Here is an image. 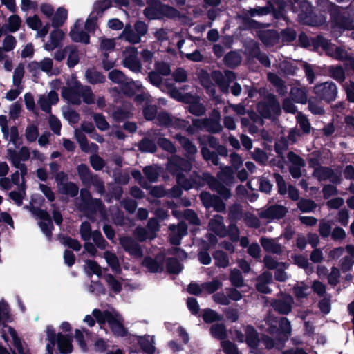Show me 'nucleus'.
Returning a JSON list of instances; mask_svg holds the SVG:
<instances>
[{
    "label": "nucleus",
    "instance_id": "obj_25",
    "mask_svg": "<svg viewBox=\"0 0 354 354\" xmlns=\"http://www.w3.org/2000/svg\"><path fill=\"white\" fill-rule=\"evenodd\" d=\"M119 39H124L131 44H139L141 38L136 33L130 24L125 25L122 33L118 37Z\"/></svg>",
    "mask_w": 354,
    "mask_h": 354
},
{
    "label": "nucleus",
    "instance_id": "obj_9",
    "mask_svg": "<svg viewBox=\"0 0 354 354\" xmlns=\"http://www.w3.org/2000/svg\"><path fill=\"white\" fill-rule=\"evenodd\" d=\"M257 111L262 117L268 118L278 115L281 111V107L275 96L268 94L264 100L258 104Z\"/></svg>",
    "mask_w": 354,
    "mask_h": 354
},
{
    "label": "nucleus",
    "instance_id": "obj_1",
    "mask_svg": "<svg viewBox=\"0 0 354 354\" xmlns=\"http://www.w3.org/2000/svg\"><path fill=\"white\" fill-rule=\"evenodd\" d=\"M192 167L189 161L177 156H171L167 163V169L176 176L178 185L185 190L194 187L198 188L203 185V180H205L210 189L216 192L223 198L227 200L231 197V192L228 187L232 185L235 181L234 171L231 167L221 165L216 177L209 173H204L202 178L196 172H193L188 178L187 175Z\"/></svg>",
    "mask_w": 354,
    "mask_h": 354
},
{
    "label": "nucleus",
    "instance_id": "obj_26",
    "mask_svg": "<svg viewBox=\"0 0 354 354\" xmlns=\"http://www.w3.org/2000/svg\"><path fill=\"white\" fill-rule=\"evenodd\" d=\"M260 243L265 251L279 254L282 252L281 245L273 239L261 237Z\"/></svg>",
    "mask_w": 354,
    "mask_h": 354
},
{
    "label": "nucleus",
    "instance_id": "obj_7",
    "mask_svg": "<svg viewBox=\"0 0 354 354\" xmlns=\"http://www.w3.org/2000/svg\"><path fill=\"white\" fill-rule=\"evenodd\" d=\"M78 176L82 184L86 187L93 185L95 190L101 195L105 193L103 180L97 174H93L86 164H80L77 167Z\"/></svg>",
    "mask_w": 354,
    "mask_h": 354
},
{
    "label": "nucleus",
    "instance_id": "obj_2",
    "mask_svg": "<svg viewBox=\"0 0 354 354\" xmlns=\"http://www.w3.org/2000/svg\"><path fill=\"white\" fill-rule=\"evenodd\" d=\"M236 79L235 74L230 71L226 70L224 74L220 71H214L210 74L202 71L200 75V81L202 86L207 89V91L211 95H214L215 84L219 87L220 90L225 93H228L230 84Z\"/></svg>",
    "mask_w": 354,
    "mask_h": 354
},
{
    "label": "nucleus",
    "instance_id": "obj_12",
    "mask_svg": "<svg viewBox=\"0 0 354 354\" xmlns=\"http://www.w3.org/2000/svg\"><path fill=\"white\" fill-rule=\"evenodd\" d=\"M313 175L319 181L329 180L334 184L339 183L341 181L340 173L328 167L317 166L314 169Z\"/></svg>",
    "mask_w": 354,
    "mask_h": 354
},
{
    "label": "nucleus",
    "instance_id": "obj_28",
    "mask_svg": "<svg viewBox=\"0 0 354 354\" xmlns=\"http://www.w3.org/2000/svg\"><path fill=\"white\" fill-rule=\"evenodd\" d=\"M51 25L55 28L62 26L68 18V10L64 7H59L51 17Z\"/></svg>",
    "mask_w": 354,
    "mask_h": 354
},
{
    "label": "nucleus",
    "instance_id": "obj_50",
    "mask_svg": "<svg viewBox=\"0 0 354 354\" xmlns=\"http://www.w3.org/2000/svg\"><path fill=\"white\" fill-rule=\"evenodd\" d=\"M111 6V1L110 0H98L94 4L93 11L92 12H95L96 15L99 17Z\"/></svg>",
    "mask_w": 354,
    "mask_h": 354
},
{
    "label": "nucleus",
    "instance_id": "obj_59",
    "mask_svg": "<svg viewBox=\"0 0 354 354\" xmlns=\"http://www.w3.org/2000/svg\"><path fill=\"white\" fill-rule=\"evenodd\" d=\"M229 219L232 222H236L242 216V209L241 205L234 204L229 208Z\"/></svg>",
    "mask_w": 354,
    "mask_h": 354
},
{
    "label": "nucleus",
    "instance_id": "obj_5",
    "mask_svg": "<svg viewBox=\"0 0 354 354\" xmlns=\"http://www.w3.org/2000/svg\"><path fill=\"white\" fill-rule=\"evenodd\" d=\"M313 44L315 48H322L328 55L335 59L349 60L351 67L354 68V59L348 54L345 49L335 46L328 39L322 36H317L313 41Z\"/></svg>",
    "mask_w": 354,
    "mask_h": 354
},
{
    "label": "nucleus",
    "instance_id": "obj_35",
    "mask_svg": "<svg viewBox=\"0 0 354 354\" xmlns=\"http://www.w3.org/2000/svg\"><path fill=\"white\" fill-rule=\"evenodd\" d=\"M154 336L151 337V340H149V336H140L138 337V344L142 351L147 354H153L155 347L152 345L153 343Z\"/></svg>",
    "mask_w": 354,
    "mask_h": 354
},
{
    "label": "nucleus",
    "instance_id": "obj_54",
    "mask_svg": "<svg viewBox=\"0 0 354 354\" xmlns=\"http://www.w3.org/2000/svg\"><path fill=\"white\" fill-rule=\"evenodd\" d=\"M105 279L108 285L115 294H118L121 292L122 289V283L118 280H117L113 274H106Z\"/></svg>",
    "mask_w": 354,
    "mask_h": 354
},
{
    "label": "nucleus",
    "instance_id": "obj_40",
    "mask_svg": "<svg viewBox=\"0 0 354 354\" xmlns=\"http://www.w3.org/2000/svg\"><path fill=\"white\" fill-rule=\"evenodd\" d=\"M201 154L203 158L207 162H211L213 165L220 166V158L218 154L210 151L207 147L203 146L201 148Z\"/></svg>",
    "mask_w": 354,
    "mask_h": 354
},
{
    "label": "nucleus",
    "instance_id": "obj_63",
    "mask_svg": "<svg viewBox=\"0 0 354 354\" xmlns=\"http://www.w3.org/2000/svg\"><path fill=\"white\" fill-rule=\"evenodd\" d=\"M89 162L91 166L95 171L102 170L105 165L104 159L97 154L91 155L89 158Z\"/></svg>",
    "mask_w": 354,
    "mask_h": 354
},
{
    "label": "nucleus",
    "instance_id": "obj_15",
    "mask_svg": "<svg viewBox=\"0 0 354 354\" xmlns=\"http://www.w3.org/2000/svg\"><path fill=\"white\" fill-rule=\"evenodd\" d=\"M270 12V9L268 6H257L253 8H250L248 10H243L239 17L241 18L243 22L247 24L248 26L255 27L256 26L254 24H256V22L250 18L267 15Z\"/></svg>",
    "mask_w": 354,
    "mask_h": 354
},
{
    "label": "nucleus",
    "instance_id": "obj_45",
    "mask_svg": "<svg viewBox=\"0 0 354 354\" xmlns=\"http://www.w3.org/2000/svg\"><path fill=\"white\" fill-rule=\"evenodd\" d=\"M210 332L212 335L218 339L223 340L227 336L225 327L222 324H213Z\"/></svg>",
    "mask_w": 354,
    "mask_h": 354
},
{
    "label": "nucleus",
    "instance_id": "obj_11",
    "mask_svg": "<svg viewBox=\"0 0 354 354\" xmlns=\"http://www.w3.org/2000/svg\"><path fill=\"white\" fill-rule=\"evenodd\" d=\"M83 86L80 82L75 80L71 86H64L62 89V97L66 100L68 103L73 105H80L81 104L80 94Z\"/></svg>",
    "mask_w": 354,
    "mask_h": 354
},
{
    "label": "nucleus",
    "instance_id": "obj_44",
    "mask_svg": "<svg viewBox=\"0 0 354 354\" xmlns=\"http://www.w3.org/2000/svg\"><path fill=\"white\" fill-rule=\"evenodd\" d=\"M67 48L70 49L69 55L67 59V66L68 68H72L80 62L78 50L77 48L74 45L67 46Z\"/></svg>",
    "mask_w": 354,
    "mask_h": 354
},
{
    "label": "nucleus",
    "instance_id": "obj_16",
    "mask_svg": "<svg viewBox=\"0 0 354 354\" xmlns=\"http://www.w3.org/2000/svg\"><path fill=\"white\" fill-rule=\"evenodd\" d=\"M282 297L273 299L270 304L273 309L282 315H288L292 308L293 297L289 295L281 294Z\"/></svg>",
    "mask_w": 354,
    "mask_h": 354
},
{
    "label": "nucleus",
    "instance_id": "obj_21",
    "mask_svg": "<svg viewBox=\"0 0 354 354\" xmlns=\"http://www.w3.org/2000/svg\"><path fill=\"white\" fill-rule=\"evenodd\" d=\"M12 319L10 315L9 306L6 302L0 303V324L3 325L4 327H8V333L13 340L18 337L17 333L14 328L8 326L5 324L6 322H11Z\"/></svg>",
    "mask_w": 354,
    "mask_h": 354
},
{
    "label": "nucleus",
    "instance_id": "obj_4",
    "mask_svg": "<svg viewBox=\"0 0 354 354\" xmlns=\"http://www.w3.org/2000/svg\"><path fill=\"white\" fill-rule=\"evenodd\" d=\"M330 16L333 33L337 29L340 31L352 29L354 23V6L352 4L347 8L335 6L330 11Z\"/></svg>",
    "mask_w": 354,
    "mask_h": 354
},
{
    "label": "nucleus",
    "instance_id": "obj_41",
    "mask_svg": "<svg viewBox=\"0 0 354 354\" xmlns=\"http://www.w3.org/2000/svg\"><path fill=\"white\" fill-rule=\"evenodd\" d=\"M214 263L219 268H227L230 265V260L227 255L221 250H216L213 254Z\"/></svg>",
    "mask_w": 354,
    "mask_h": 354
},
{
    "label": "nucleus",
    "instance_id": "obj_33",
    "mask_svg": "<svg viewBox=\"0 0 354 354\" xmlns=\"http://www.w3.org/2000/svg\"><path fill=\"white\" fill-rule=\"evenodd\" d=\"M245 341L248 345L252 348H256L258 346L259 339L258 333L254 327L248 326L245 330Z\"/></svg>",
    "mask_w": 354,
    "mask_h": 354
},
{
    "label": "nucleus",
    "instance_id": "obj_61",
    "mask_svg": "<svg viewBox=\"0 0 354 354\" xmlns=\"http://www.w3.org/2000/svg\"><path fill=\"white\" fill-rule=\"evenodd\" d=\"M92 233L93 232L89 222H82L80 228V234L82 239L84 241H88L91 238Z\"/></svg>",
    "mask_w": 354,
    "mask_h": 354
},
{
    "label": "nucleus",
    "instance_id": "obj_37",
    "mask_svg": "<svg viewBox=\"0 0 354 354\" xmlns=\"http://www.w3.org/2000/svg\"><path fill=\"white\" fill-rule=\"evenodd\" d=\"M104 257L106 263L115 273H120L121 272L120 262L115 253L110 251H106Z\"/></svg>",
    "mask_w": 354,
    "mask_h": 354
},
{
    "label": "nucleus",
    "instance_id": "obj_60",
    "mask_svg": "<svg viewBox=\"0 0 354 354\" xmlns=\"http://www.w3.org/2000/svg\"><path fill=\"white\" fill-rule=\"evenodd\" d=\"M93 120L97 128L100 131H106L109 128V124L102 113H94Z\"/></svg>",
    "mask_w": 354,
    "mask_h": 354
},
{
    "label": "nucleus",
    "instance_id": "obj_57",
    "mask_svg": "<svg viewBox=\"0 0 354 354\" xmlns=\"http://www.w3.org/2000/svg\"><path fill=\"white\" fill-rule=\"evenodd\" d=\"M167 270L172 274H178L183 270V265L175 258H169L167 261Z\"/></svg>",
    "mask_w": 354,
    "mask_h": 354
},
{
    "label": "nucleus",
    "instance_id": "obj_17",
    "mask_svg": "<svg viewBox=\"0 0 354 354\" xmlns=\"http://www.w3.org/2000/svg\"><path fill=\"white\" fill-rule=\"evenodd\" d=\"M286 207L281 205H270L268 207L262 209L259 213L261 218L271 221L274 219H280L283 218L287 213Z\"/></svg>",
    "mask_w": 354,
    "mask_h": 354
},
{
    "label": "nucleus",
    "instance_id": "obj_52",
    "mask_svg": "<svg viewBox=\"0 0 354 354\" xmlns=\"http://www.w3.org/2000/svg\"><path fill=\"white\" fill-rule=\"evenodd\" d=\"M297 207L303 212H310L315 209L317 205L312 200L301 199L297 203Z\"/></svg>",
    "mask_w": 354,
    "mask_h": 354
},
{
    "label": "nucleus",
    "instance_id": "obj_29",
    "mask_svg": "<svg viewBox=\"0 0 354 354\" xmlns=\"http://www.w3.org/2000/svg\"><path fill=\"white\" fill-rule=\"evenodd\" d=\"M109 326L113 334L116 337H124L128 334L127 329L125 328L123 323L117 317L116 315L113 316Z\"/></svg>",
    "mask_w": 354,
    "mask_h": 354
},
{
    "label": "nucleus",
    "instance_id": "obj_51",
    "mask_svg": "<svg viewBox=\"0 0 354 354\" xmlns=\"http://www.w3.org/2000/svg\"><path fill=\"white\" fill-rule=\"evenodd\" d=\"M138 149L142 152L155 153V141L145 138L139 142Z\"/></svg>",
    "mask_w": 354,
    "mask_h": 354
},
{
    "label": "nucleus",
    "instance_id": "obj_24",
    "mask_svg": "<svg viewBox=\"0 0 354 354\" xmlns=\"http://www.w3.org/2000/svg\"><path fill=\"white\" fill-rule=\"evenodd\" d=\"M272 275L270 272H264L257 279L256 288L259 292L264 294L271 292V289L268 287V284L272 282Z\"/></svg>",
    "mask_w": 354,
    "mask_h": 354
},
{
    "label": "nucleus",
    "instance_id": "obj_49",
    "mask_svg": "<svg viewBox=\"0 0 354 354\" xmlns=\"http://www.w3.org/2000/svg\"><path fill=\"white\" fill-rule=\"evenodd\" d=\"M280 71L287 75H293L295 74L297 68L288 60H284L279 64L278 66Z\"/></svg>",
    "mask_w": 354,
    "mask_h": 354
},
{
    "label": "nucleus",
    "instance_id": "obj_55",
    "mask_svg": "<svg viewBox=\"0 0 354 354\" xmlns=\"http://www.w3.org/2000/svg\"><path fill=\"white\" fill-rule=\"evenodd\" d=\"M297 122L304 133H309L311 126L306 117L301 112H299L296 116Z\"/></svg>",
    "mask_w": 354,
    "mask_h": 354
},
{
    "label": "nucleus",
    "instance_id": "obj_30",
    "mask_svg": "<svg viewBox=\"0 0 354 354\" xmlns=\"http://www.w3.org/2000/svg\"><path fill=\"white\" fill-rule=\"evenodd\" d=\"M85 77L91 84L104 83L106 80V77L102 73L97 71L95 68H87L85 71Z\"/></svg>",
    "mask_w": 354,
    "mask_h": 354
},
{
    "label": "nucleus",
    "instance_id": "obj_20",
    "mask_svg": "<svg viewBox=\"0 0 354 354\" xmlns=\"http://www.w3.org/2000/svg\"><path fill=\"white\" fill-rule=\"evenodd\" d=\"M224 218L222 216L216 214L209 220L208 228L216 235L224 237L227 234V230L224 224Z\"/></svg>",
    "mask_w": 354,
    "mask_h": 354
},
{
    "label": "nucleus",
    "instance_id": "obj_23",
    "mask_svg": "<svg viewBox=\"0 0 354 354\" xmlns=\"http://www.w3.org/2000/svg\"><path fill=\"white\" fill-rule=\"evenodd\" d=\"M132 105L129 102H124L113 112L112 117L117 122H121L133 116L131 113Z\"/></svg>",
    "mask_w": 354,
    "mask_h": 354
},
{
    "label": "nucleus",
    "instance_id": "obj_53",
    "mask_svg": "<svg viewBox=\"0 0 354 354\" xmlns=\"http://www.w3.org/2000/svg\"><path fill=\"white\" fill-rule=\"evenodd\" d=\"M230 281L234 286L241 288L243 286V278L241 272L237 269H233L231 270Z\"/></svg>",
    "mask_w": 354,
    "mask_h": 354
},
{
    "label": "nucleus",
    "instance_id": "obj_48",
    "mask_svg": "<svg viewBox=\"0 0 354 354\" xmlns=\"http://www.w3.org/2000/svg\"><path fill=\"white\" fill-rule=\"evenodd\" d=\"M59 236H61L62 239V244L67 245L69 248H71L76 252L80 250L82 245L78 240L64 234H59Z\"/></svg>",
    "mask_w": 354,
    "mask_h": 354
},
{
    "label": "nucleus",
    "instance_id": "obj_58",
    "mask_svg": "<svg viewBox=\"0 0 354 354\" xmlns=\"http://www.w3.org/2000/svg\"><path fill=\"white\" fill-rule=\"evenodd\" d=\"M81 97H82L83 102L86 104H92L94 103V95L88 86H83L80 94V98Z\"/></svg>",
    "mask_w": 354,
    "mask_h": 354
},
{
    "label": "nucleus",
    "instance_id": "obj_3",
    "mask_svg": "<svg viewBox=\"0 0 354 354\" xmlns=\"http://www.w3.org/2000/svg\"><path fill=\"white\" fill-rule=\"evenodd\" d=\"M46 333V340L48 341L46 344L47 354H57L54 349L55 345L57 346L61 354H70L73 351V335L72 333H56L52 325L47 326Z\"/></svg>",
    "mask_w": 354,
    "mask_h": 354
},
{
    "label": "nucleus",
    "instance_id": "obj_13",
    "mask_svg": "<svg viewBox=\"0 0 354 354\" xmlns=\"http://www.w3.org/2000/svg\"><path fill=\"white\" fill-rule=\"evenodd\" d=\"M314 91L319 97L328 102L335 100L337 95L336 84L332 82H326L316 86Z\"/></svg>",
    "mask_w": 354,
    "mask_h": 354
},
{
    "label": "nucleus",
    "instance_id": "obj_47",
    "mask_svg": "<svg viewBox=\"0 0 354 354\" xmlns=\"http://www.w3.org/2000/svg\"><path fill=\"white\" fill-rule=\"evenodd\" d=\"M109 79L115 84H122L125 80H128V77L124 73L118 70L113 69L109 73Z\"/></svg>",
    "mask_w": 354,
    "mask_h": 354
},
{
    "label": "nucleus",
    "instance_id": "obj_43",
    "mask_svg": "<svg viewBox=\"0 0 354 354\" xmlns=\"http://www.w3.org/2000/svg\"><path fill=\"white\" fill-rule=\"evenodd\" d=\"M310 288L304 283H297L293 288V293L297 299L306 298L310 294Z\"/></svg>",
    "mask_w": 354,
    "mask_h": 354
},
{
    "label": "nucleus",
    "instance_id": "obj_62",
    "mask_svg": "<svg viewBox=\"0 0 354 354\" xmlns=\"http://www.w3.org/2000/svg\"><path fill=\"white\" fill-rule=\"evenodd\" d=\"M39 136V129L35 124L28 125L26 129L25 136L29 142H35Z\"/></svg>",
    "mask_w": 354,
    "mask_h": 354
},
{
    "label": "nucleus",
    "instance_id": "obj_39",
    "mask_svg": "<svg viewBox=\"0 0 354 354\" xmlns=\"http://www.w3.org/2000/svg\"><path fill=\"white\" fill-rule=\"evenodd\" d=\"M58 191L62 194L75 197L78 194L79 187L73 182H66V183L59 186Z\"/></svg>",
    "mask_w": 354,
    "mask_h": 354
},
{
    "label": "nucleus",
    "instance_id": "obj_38",
    "mask_svg": "<svg viewBox=\"0 0 354 354\" xmlns=\"http://www.w3.org/2000/svg\"><path fill=\"white\" fill-rule=\"evenodd\" d=\"M69 36L74 42H82L85 44H90V36L88 32L84 30L71 29L69 32Z\"/></svg>",
    "mask_w": 354,
    "mask_h": 354
},
{
    "label": "nucleus",
    "instance_id": "obj_42",
    "mask_svg": "<svg viewBox=\"0 0 354 354\" xmlns=\"http://www.w3.org/2000/svg\"><path fill=\"white\" fill-rule=\"evenodd\" d=\"M139 86L135 83L132 80H125L121 84V91L122 92L128 97H133L136 94V90L138 89Z\"/></svg>",
    "mask_w": 354,
    "mask_h": 354
},
{
    "label": "nucleus",
    "instance_id": "obj_22",
    "mask_svg": "<svg viewBox=\"0 0 354 354\" xmlns=\"http://www.w3.org/2000/svg\"><path fill=\"white\" fill-rule=\"evenodd\" d=\"M132 178L144 189H149L151 198L149 200L151 205L155 203V187L151 186L147 180L142 176L138 169H133L131 172Z\"/></svg>",
    "mask_w": 354,
    "mask_h": 354
},
{
    "label": "nucleus",
    "instance_id": "obj_32",
    "mask_svg": "<svg viewBox=\"0 0 354 354\" xmlns=\"http://www.w3.org/2000/svg\"><path fill=\"white\" fill-rule=\"evenodd\" d=\"M92 315L95 319V321L100 325H104L106 323H108V324H109L110 322L111 321L112 318L114 316L112 314V313L108 310L102 311L101 310L97 308H95L93 310Z\"/></svg>",
    "mask_w": 354,
    "mask_h": 354
},
{
    "label": "nucleus",
    "instance_id": "obj_6",
    "mask_svg": "<svg viewBox=\"0 0 354 354\" xmlns=\"http://www.w3.org/2000/svg\"><path fill=\"white\" fill-rule=\"evenodd\" d=\"M221 115L217 109H213L209 118L193 119V124L201 131H206L210 133H218L223 131L221 123Z\"/></svg>",
    "mask_w": 354,
    "mask_h": 354
},
{
    "label": "nucleus",
    "instance_id": "obj_36",
    "mask_svg": "<svg viewBox=\"0 0 354 354\" xmlns=\"http://www.w3.org/2000/svg\"><path fill=\"white\" fill-rule=\"evenodd\" d=\"M175 138L189 155H194L197 153V147L188 138L183 136L180 134H176Z\"/></svg>",
    "mask_w": 354,
    "mask_h": 354
},
{
    "label": "nucleus",
    "instance_id": "obj_8",
    "mask_svg": "<svg viewBox=\"0 0 354 354\" xmlns=\"http://www.w3.org/2000/svg\"><path fill=\"white\" fill-rule=\"evenodd\" d=\"M30 211L35 216L41 220L38 223V225L48 240L51 241L55 227L50 214L46 209L34 206L30 207Z\"/></svg>",
    "mask_w": 354,
    "mask_h": 354
},
{
    "label": "nucleus",
    "instance_id": "obj_31",
    "mask_svg": "<svg viewBox=\"0 0 354 354\" xmlns=\"http://www.w3.org/2000/svg\"><path fill=\"white\" fill-rule=\"evenodd\" d=\"M290 94L292 100L297 103L306 104L308 100L307 91L304 86L292 87Z\"/></svg>",
    "mask_w": 354,
    "mask_h": 354
},
{
    "label": "nucleus",
    "instance_id": "obj_19",
    "mask_svg": "<svg viewBox=\"0 0 354 354\" xmlns=\"http://www.w3.org/2000/svg\"><path fill=\"white\" fill-rule=\"evenodd\" d=\"M169 240L171 245L177 246L180 245L183 236L187 234V227L185 223H180L178 225H171Z\"/></svg>",
    "mask_w": 354,
    "mask_h": 354
},
{
    "label": "nucleus",
    "instance_id": "obj_34",
    "mask_svg": "<svg viewBox=\"0 0 354 354\" xmlns=\"http://www.w3.org/2000/svg\"><path fill=\"white\" fill-rule=\"evenodd\" d=\"M268 80L271 82L277 90V92L280 95H285L287 93V87L286 86L284 82L276 74L272 73H268L267 74Z\"/></svg>",
    "mask_w": 354,
    "mask_h": 354
},
{
    "label": "nucleus",
    "instance_id": "obj_27",
    "mask_svg": "<svg viewBox=\"0 0 354 354\" xmlns=\"http://www.w3.org/2000/svg\"><path fill=\"white\" fill-rule=\"evenodd\" d=\"M178 12L175 8L156 1V19L161 17L176 18Z\"/></svg>",
    "mask_w": 354,
    "mask_h": 354
},
{
    "label": "nucleus",
    "instance_id": "obj_18",
    "mask_svg": "<svg viewBox=\"0 0 354 354\" xmlns=\"http://www.w3.org/2000/svg\"><path fill=\"white\" fill-rule=\"evenodd\" d=\"M288 160L290 162L289 170L292 176L298 178L301 175V169L305 165L304 160L293 152L288 153Z\"/></svg>",
    "mask_w": 354,
    "mask_h": 354
},
{
    "label": "nucleus",
    "instance_id": "obj_64",
    "mask_svg": "<svg viewBox=\"0 0 354 354\" xmlns=\"http://www.w3.org/2000/svg\"><path fill=\"white\" fill-rule=\"evenodd\" d=\"M221 347L226 354H240L234 344L228 340H223L221 342Z\"/></svg>",
    "mask_w": 354,
    "mask_h": 354
},
{
    "label": "nucleus",
    "instance_id": "obj_46",
    "mask_svg": "<svg viewBox=\"0 0 354 354\" xmlns=\"http://www.w3.org/2000/svg\"><path fill=\"white\" fill-rule=\"evenodd\" d=\"M225 64L230 67L238 66L241 62V57L239 53L232 51L228 53L224 57Z\"/></svg>",
    "mask_w": 354,
    "mask_h": 354
},
{
    "label": "nucleus",
    "instance_id": "obj_10",
    "mask_svg": "<svg viewBox=\"0 0 354 354\" xmlns=\"http://www.w3.org/2000/svg\"><path fill=\"white\" fill-rule=\"evenodd\" d=\"M138 51L136 48L129 46L123 51L124 58L122 65L133 72L139 73L142 69V64L138 58Z\"/></svg>",
    "mask_w": 354,
    "mask_h": 354
},
{
    "label": "nucleus",
    "instance_id": "obj_56",
    "mask_svg": "<svg viewBox=\"0 0 354 354\" xmlns=\"http://www.w3.org/2000/svg\"><path fill=\"white\" fill-rule=\"evenodd\" d=\"M328 72L330 76L335 80L339 82H342L344 80V71L341 66H331L329 67Z\"/></svg>",
    "mask_w": 354,
    "mask_h": 354
},
{
    "label": "nucleus",
    "instance_id": "obj_14",
    "mask_svg": "<svg viewBox=\"0 0 354 354\" xmlns=\"http://www.w3.org/2000/svg\"><path fill=\"white\" fill-rule=\"evenodd\" d=\"M119 243L125 252L136 258H141L143 256L142 249L132 237L124 236L119 238Z\"/></svg>",
    "mask_w": 354,
    "mask_h": 354
}]
</instances>
